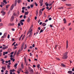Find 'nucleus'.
<instances>
[{
    "label": "nucleus",
    "instance_id": "f257e3e1",
    "mask_svg": "<svg viewBox=\"0 0 74 74\" xmlns=\"http://www.w3.org/2000/svg\"><path fill=\"white\" fill-rule=\"evenodd\" d=\"M68 52H66L64 53L63 55V56L62 57V59H66L68 58Z\"/></svg>",
    "mask_w": 74,
    "mask_h": 74
},
{
    "label": "nucleus",
    "instance_id": "f03ea898",
    "mask_svg": "<svg viewBox=\"0 0 74 74\" xmlns=\"http://www.w3.org/2000/svg\"><path fill=\"white\" fill-rule=\"evenodd\" d=\"M7 35V33H5L4 34L3 36H2L1 37V39L2 41H3V40H4L3 39V38H6Z\"/></svg>",
    "mask_w": 74,
    "mask_h": 74
},
{
    "label": "nucleus",
    "instance_id": "7ed1b4c3",
    "mask_svg": "<svg viewBox=\"0 0 74 74\" xmlns=\"http://www.w3.org/2000/svg\"><path fill=\"white\" fill-rule=\"evenodd\" d=\"M32 30H33L32 29H31L30 30V33H29V35L28 36L29 38H31L32 37V35H33Z\"/></svg>",
    "mask_w": 74,
    "mask_h": 74
},
{
    "label": "nucleus",
    "instance_id": "20e7f679",
    "mask_svg": "<svg viewBox=\"0 0 74 74\" xmlns=\"http://www.w3.org/2000/svg\"><path fill=\"white\" fill-rule=\"evenodd\" d=\"M29 71L30 73H32V74H34V71L33 70V69H32L30 67L29 68Z\"/></svg>",
    "mask_w": 74,
    "mask_h": 74
},
{
    "label": "nucleus",
    "instance_id": "39448f33",
    "mask_svg": "<svg viewBox=\"0 0 74 74\" xmlns=\"http://www.w3.org/2000/svg\"><path fill=\"white\" fill-rule=\"evenodd\" d=\"M22 70V69L21 68H20L18 69L17 71V72L18 74H20V73L21 72V71Z\"/></svg>",
    "mask_w": 74,
    "mask_h": 74
},
{
    "label": "nucleus",
    "instance_id": "423d86ee",
    "mask_svg": "<svg viewBox=\"0 0 74 74\" xmlns=\"http://www.w3.org/2000/svg\"><path fill=\"white\" fill-rule=\"evenodd\" d=\"M1 12L2 14V16H4L5 15V12L3 10H2L1 11Z\"/></svg>",
    "mask_w": 74,
    "mask_h": 74
},
{
    "label": "nucleus",
    "instance_id": "0eeeda50",
    "mask_svg": "<svg viewBox=\"0 0 74 74\" xmlns=\"http://www.w3.org/2000/svg\"><path fill=\"white\" fill-rule=\"evenodd\" d=\"M39 3L40 4V6H42L43 5V0H40L39 1Z\"/></svg>",
    "mask_w": 74,
    "mask_h": 74
},
{
    "label": "nucleus",
    "instance_id": "6e6552de",
    "mask_svg": "<svg viewBox=\"0 0 74 74\" xmlns=\"http://www.w3.org/2000/svg\"><path fill=\"white\" fill-rule=\"evenodd\" d=\"M14 16H12L10 19V21L11 22H12L14 21Z\"/></svg>",
    "mask_w": 74,
    "mask_h": 74
},
{
    "label": "nucleus",
    "instance_id": "1a4fd4ad",
    "mask_svg": "<svg viewBox=\"0 0 74 74\" xmlns=\"http://www.w3.org/2000/svg\"><path fill=\"white\" fill-rule=\"evenodd\" d=\"M68 40L66 41V49L68 48V47H69V44H68Z\"/></svg>",
    "mask_w": 74,
    "mask_h": 74
},
{
    "label": "nucleus",
    "instance_id": "9d476101",
    "mask_svg": "<svg viewBox=\"0 0 74 74\" xmlns=\"http://www.w3.org/2000/svg\"><path fill=\"white\" fill-rule=\"evenodd\" d=\"M14 25H15V24H14V23H12V24H11V23H10L8 25V26H14Z\"/></svg>",
    "mask_w": 74,
    "mask_h": 74
},
{
    "label": "nucleus",
    "instance_id": "9b49d317",
    "mask_svg": "<svg viewBox=\"0 0 74 74\" xmlns=\"http://www.w3.org/2000/svg\"><path fill=\"white\" fill-rule=\"evenodd\" d=\"M14 4H12L11 6L10 10H12L13 8H14Z\"/></svg>",
    "mask_w": 74,
    "mask_h": 74
},
{
    "label": "nucleus",
    "instance_id": "f8f14e48",
    "mask_svg": "<svg viewBox=\"0 0 74 74\" xmlns=\"http://www.w3.org/2000/svg\"><path fill=\"white\" fill-rule=\"evenodd\" d=\"M21 49H19L17 53V55H19V53H20V52H21Z\"/></svg>",
    "mask_w": 74,
    "mask_h": 74
},
{
    "label": "nucleus",
    "instance_id": "ddd939ff",
    "mask_svg": "<svg viewBox=\"0 0 74 74\" xmlns=\"http://www.w3.org/2000/svg\"><path fill=\"white\" fill-rule=\"evenodd\" d=\"M66 6H68V7H71V5L70 4L66 3Z\"/></svg>",
    "mask_w": 74,
    "mask_h": 74
},
{
    "label": "nucleus",
    "instance_id": "4468645a",
    "mask_svg": "<svg viewBox=\"0 0 74 74\" xmlns=\"http://www.w3.org/2000/svg\"><path fill=\"white\" fill-rule=\"evenodd\" d=\"M7 48H8V46L3 47V49H7Z\"/></svg>",
    "mask_w": 74,
    "mask_h": 74
},
{
    "label": "nucleus",
    "instance_id": "2eb2a0df",
    "mask_svg": "<svg viewBox=\"0 0 74 74\" xmlns=\"http://www.w3.org/2000/svg\"><path fill=\"white\" fill-rule=\"evenodd\" d=\"M21 67L22 69H24V66H23V62H22L21 63Z\"/></svg>",
    "mask_w": 74,
    "mask_h": 74
},
{
    "label": "nucleus",
    "instance_id": "dca6fc26",
    "mask_svg": "<svg viewBox=\"0 0 74 74\" xmlns=\"http://www.w3.org/2000/svg\"><path fill=\"white\" fill-rule=\"evenodd\" d=\"M28 14H29V12L28 11H27V12H25V15H28Z\"/></svg>",
    "mask_w": 74,
    "mask_h": 74
},
{
    "label": "nucleus",
    "instance_id": "f3484780",
    "mask_svg": "<svg viewBox=\"0 0 74 74\" xmlns=\"http://www.w3.org/2000/svg\"><path fill=\"white\" fill-rule=\"evenodd\" d=\"M46 25H47V24H46V23H43L42 24V26H43V27H44L45 26H46Z\"/></svg>",
    "mask_w": 74,
    "mask_h": 74
},
{
    "label": "nucleus",
    "instance_id": "a211bd4d",
    "mask_svg": "<svg viewBox=\"0 0 74 74\" xmlns=\"http://www.w3.org/2000/svg\"><path fill=\"white\" fill-rule=\"evenodd\" d=\"M72 73H73V72L71 71H68V74H72Z\"/></svg>",
    "mask_w": 74,
    "mask_h": 74
},
{
    "label": "nucleus",
    "instance_id": "6ab92c4d",
    "mask_svg": "<svg viewBox=\"0 0 74 74\" xmlns=\"http://www.w3.org/2000/svg\"><path fill=\"white\" fill-rule=\"evenodd\" d=\"M1 69H4V70H6V68L5 67H4V66H2L1 68Z\"/></svg>",
    "mask_w": 74,
    "mask_h": 74
},
{
    "label": "nucleus",
    "instance_id": "aec40b11",
    "mask_svg": "<svg viewBox=\"0 0 74 74\" xmlns=\"http://www.w3.org/2000/svg\"><path fill=\"white\" fill-rule=\"evenodd\" d=\"M61 65L63 67H66V65L64 64H61Z\"/></svg>",
    "mask_w": 74,
    "mask_h": 74
},
{
    "label": "nucleus",
    "instance_id": "412c9836",
    "mask_svg": "<svg viewBox=\"0 0 74 74\" xmlns=\"http://www.w3.org/2000/svg\"><path fill=\"white\" fill-rule=\"evenodd\" d=\"M63 21L64 22V23H66L67 22L66 21V20L65 18H64L63 19Z\"/></svg>",
    "mask_w": 74,
    "mask_h": 74
},
{
    "label": "nucleus",
    "instance_id": "4be33fe9",
    "mask_svg": "<svg viewBox=\"0 0 74 74\" xmlns=\"http://www.w3.org/2000/svg\"><path fill=\"white\" fill-rule=\"evenodd\" d=\"M30 17H28V19L27 21L28 22V23L30 22Z\"/></svg>",
    "mask_w": 74,
    "mask_h": 74
},
{
    "label": "nucleus",
    "instance_id": "5701e85b",
    "mask_svg": "<svg viewBox=\"0 0 74 74\" xmlns=\"http://www.w3.org/2000/svg\"><path fill=\"white\" fill-rule=\"evenodd\" d=\"M23 36V34H22L21 36L19 38V41L21 40V38H22V36Z\"/></svg>",
    "mask_w": 74,
    "mask_h": 74
},
{
    "label": "nucleus",
    "instance_id": "b1692460",
    "mask_svg": "<svg viewBox=\"0 0 74 74\" xmlns=\"http://www.w3.org/2000/svg\"><path fill=\"white\" fill-rule=\"evenodd\" d=\"M24 60L25 62V63H26V58L25 57H24Z\"/></svg>",
    "mask_w": 74,
    "mask_h": 74
},
{
    "label": "nucleus",
    "instance_id": "393cba45",
    "mask_svg": "<svg viewBox=\"0 0 74 74\" xmlns=\"http://www.w3.org/2000/svg\"><path fill=\"white\" fill-rule=\"evenodd\" d=\"M10 72H14V71H15V70L13 69L12 70H10Z\"/></svg>",
    "mask_w": 74,
    "mask_h": 74
},
{
    "label": "nucleus",
    "instance_id": "a878e982",
    "mask_svg": "<svg viewBox=\"0 0 74 74\" xmlns=\"http://www.w3.org/2000/svg\"><path fill=\"white\" fill-rule=\"evenodd\" d=\"M20 22L21 25H23V23L22 22H21V21H20Z\"/></svg>",
    "mask_w": 74,
    "mask_h": 74
},
{
    "label": "nucleus",
    "instance_id": "bb28decb",
    "mask_svg": "<svg viewBox=\"0 0 74 74\" xmlns=\"http://www.w3.org/2000/svg\"><path fill=\"white\" fill-rule=\"evenodd\" d=\"M7 67L8 69H9V70H10V66L9 65H8L7 66Z\"/></svg>",
    "mask_w": 74,
    "mask_h": 74
},
{
    "label": "nucleus",
    "instance_id": "cd10ccee",
    "mask_svg": "<svg viewBox=\"0 0 74 74\" xmlns=\"http://www.w3.org/2000/svg\"><path fill=\"white\" fill-rule=\"evenodd\" d=\"M3 3H5V4H7V1H6L5 0H4L3 1Z\"/></svg>",
    "mask_w": 74,
    "mask_h": 74
},
{
    "label": "nucleus",
    "instance_id": "c85d7f7f",
    "mask_svg": "<svg viewBox=\"0 0 74 74\" xmlns=\"http://www.w3.org/2000/svg\"><path fill=\"white\" fill-rule=\"evenodd\" d=\"M9 7H10V5L8 4L6 6V8H8Z\"/></svg>",
    "mask_w": 74,
    "mask_h": 74
},
{
    "label": "nucleus",
    "instance_id": "c756f323",
    "mask_svg": "<svg viewBox=\"0 0 74 74\" xmlns=\"http://www.w3.org/2000/svg\"><path fill=\"white\" fill-rule=\"evenodd\" d=\"M47 3V2H46L45 3V4H46V6H48V5H49V4L48 3Z\"/></svg>",
    "mask_w": 74,
    "mask_h": 74
},
{
    "label": "nucleus",
    "instance_id": "7c9ffc66",
    "mask_svg": "<svg viewBox=\"0 0 74 74\" xmlns=\"http://www.w3.org/2000/svg\"><path fill=\"white\" fill-rule=\"evenodd\" d=\"M43 32V30L42 29H41L40 31V32L39 33V34L41 33H42Z\"/></svg>",
    "mask_w": 74,
    "mask_h": 74
},
{
    "label": "nucleus",
    "instance_id": "2f4dec72",
    "mask_svg": "<svg viewBox=\"0 0 74 74\" xmlns=\"http://www.w3.org/2000/svg\"><path fill=\"white\" fill-rule=\"evenodd\" d=\"M3 26V23H0V26Z\"/></svg>",
    "mask_w": 74,
    "mask_h": 74
},
{
    "label": "nucleus",
    "instance_id": "473e14b6",
    "mask_svg": "<svg viewBox=\"0 0 74 74\" xmlns=\"http://www.w3.org/2000/svg\"><path fill=\"white\" fill-rule=\"evenodd\" d=\"M1 4L2 5H4V2H1Z\"/></svg>",
    "mask_w": 74,
    "mask_h": 74
},
{
    "label": "nucleus",
    "instance_id": "72a5a7b5",
    "mask_svg": "<svg viewBox=\"0 0 74 74\" xmlns=\"http://www.w3.org/2000/svg\"><path fill=\"white\" fill-rule=\"evenodd\" d=\"M18 65V64H15L14 65V67H16V66H17V65Z\"/></svg>",
    "mask_w": 74,
    "mask_h": 74
},
{
    "label": "nucleus",
    "instance_id": "f704fd0d",
    "mask_svg": "<svg viewBox=\"0 0 74 74\" xmlns=\"http://www.w3.org/2000/svg\"><path fill=\"white\" fill-rule=\"evenodd\" d=\"M35 5L36 6H38V4L36 2H35Z\"/></svg>",
    "mask_w": 74,
    "mask_h": 74
},
{
    "label": "nucleus",
    "instance_id": "c9c22d12",
    "mask_svg": "<svg viewBox=\"0 0 74 74\" xmlns=\"http://www.w3.org/2000/svg\"><path fill=\"white\" fill-rule=\"evenodd\" d=\"M26 15H24L23 16V18L24 19H26Z\"/></svg>",
    "mask_w": 74,
    "mask_h": 74
},
{
    "label": "nucleus",
    "instance_id": "e433bc0d",
    "mask_svg": "<svg viewBox=\"0 0 74 74\" xmlns=\"http://www.w3.org/2000/svg\"><path fill=\"white\" fill-rule=\"evenodd\" d=\"M36 15H37V14H38V10H36Z\"/></svg>",
    "mask_w": 74,
    "mask_h": 74
},
{
    "label": "nucleus",
    "instance_id": "4c0bfd02",
    "mask_svg": "<svg viewBox=\"0 0 74 74\" xmlns=\"http://www.w3.org/2000/svg\"><path fill=\"white\" fill-rule=\"evenodd\" d=\"M25 35H24V36H23V37L22 38V40H23V39H24V38H25Z\"/></svg>",
    "mask_w": 74,
    "mask_h": 74
},
{
    "label": "nucleus",
    "instance_id": "58836bf2",
    "mask_svg": "<svg viewBox=\"0 0 74 74\" xmlns=\"http://www.w3.org/2000/svg\"><path fill=\"white\" fill-rule=\"evenodd\" d=\"M31 8H33V5H30Z\"/></svg>",
    "mask_w": 74,
    "mask_h": 74
},
{
    "label": "nucleus",
    "instance_id": "ea45409f",
    "mask_svg": "<svg viewBox=\"0 0 74 74\" xmlns=\"http://www.w3.org/2000/svg\"><path fill=\"white\" fill-rule=\"evenodd\" d=\"M21 0H18V1H17L18 3L19 4V3H20V2H21Z\"/></svg>",
    "mask_w": 74,
    "mask_h": 74
},
{
    "label": "nucleus",
    "instance_id": "a19ab883",
    "mask_svg": "<svg viewBox=\"0 0 74 74\" xmlns=\"http://www.w3.org/2000/svg\"><path fill=\"white\" fill-rule=\"evenodd\" d=\"M45 8H42V9H41V10L42 11H44V10H45Z\"/></svg>",
    "mask_w": 74,
    "mask_h": 74
},
{
    "label": "nucleus",
    "instance_id": "79ce46f5",
    "mask_svg": "<svg viewBox=\"0 0 74 74\" xmlns=\"http://www.w3.org/2000/svg\"><path fill=\"white\" fill-rule=\"evenodd\" d=\"M7 58V55L5 56L4 57V58L5 59H6V58Z\"/></svg>",
    "mask_w": 74,
    "mask_h": 74
},
{
    "label": "nucleus",
    "instance_id": "37998d69",
    "mask_svg": "<svg viewBox=\"0 0 74 74\" xmlns=\"http://www.w3.org/2000/svg\"><path fill=\"white\" fill-rule=\"evenodd\" d=\"M27 47V46L26 45H25V47L24 48V49H26V47Z\"/></svg>",
    "mask_w": 74,
    "mask_h": 74
},
{
    "label": "nucleus",
    "instance_id": "c03bdc74",
    "mask_svg": "<svg viewBox=\"0 0 74 74\" xmlns=\"http://www.w3.org/2000/svg\"><path fill=\"white\" fill-rule=\"evenodd\" d=\"M27 8L28 9H30V6H28L27 7Z\"/></svg>",
    "mask_w": 74,
    "mask_h": 74
},
{
    "label": "nucleus",
    "instance_id": "a18cd8bd",
    "mask_svg": "<svg viewBox=\"0 0 74 74\" xmlns=\"http://www.w3.org/2000/svg\"><path fill=\"white\" fill-rule=\"evenodd\" d=\"M18 26H21V24H20V23H19L18 24Z\"/></svg>",
    "mask_w": 74,
    "mask_h": 74
},
{
    "label": "nucleus",
    "instance_id": "49530a36",
    "mask_svg": "<svg viewBox=\"0 0 74 74\" xmlns=\"http://www.w3.org/2000/svg\"><path fill=\"white\" fill-rule=\"evenodd\" d=\"M37 67L39 69L40 68V64H38V65H37Z\"/></svg>",
    "mask_w": 74,
    "mask_h": 74
},
{
    "label": "nucleus",
    "instance_id": "de8ad7c7",
    "mask_svg": "<svg viewBox=\"0 0 74 74\" xmlns=\"http://www.w3.org/2000/svg\"><path fill=\"white\" fill-rule=\"evenodd\" d=\"M64 27H63L61 29L62 30H64Z\"/></svg>",
    "mask_w": 74,
    "mask_h": 74
},
{
    "label": "nucleus",
    "instance_id": "09e8293b",
    "mask_svg": "<svg viewBox=\"0 0 74 74\" xmlns=\"http://www.w3.org/2000/svg\"><path fill=\"white\" fill-rule=\"evenodd\" d=\"M5 52H3V56H4L5 55Z\"/></svg>",
    "mask_w": 74,
    "mask_h": 74
},
{
    "label": "nucleus",
    "instance_id": "8fccbe9b",
    "mask_svg": "<svg viewBox=\"0 0 74 74\" xmlns=\"http://www.w3.org/2000/svg\"><path fill=\"white\" fill-rule=\"evenodd\" d=\"M15 43H16V42H14L12 45H14V44H15Z\"/></svg>",
    "mask_w": 74,
    "mask_h": 74
},
{
    "label": "nucleus",
    "instance_id": "3c124183",
    "mask_svg": "<svg viewBox=\"0 0 74 74\" xmlns=\"http://www.w3.org/2000/svg\"><path fill=\"white\" fill-rule=\"evenodd\" d=\"M41 20L40 19H39V20L38 21V23H40V22Z\"/></svg>",
    "mask_w": 74,
    "mask_h": 74
},
{
    "label": "nucleus",
    "instance_id": "603ef678",
    "mask_svg": "<svg viewBox=\"0 0 74 74\" xmlns=\"http://www.w3.org/2000/svg\"><path fill=\"white\" fill-rule=\"evenodd\" d=\"M8 38H10V34H8Z\"/></svg>",
    "mask_w": 74,
    "mask_h": 74
},
{
    "label": "nucleus",
    "instance_id": "864d4df0",
    "mask_svg": "<svg viewBox=\"0 0 74 74\" xmlns=\"http://www.w3.org/2000/svg\"><path fill=\"white\" fill-rule=\"evenodd\" d=\"M30 33V31L28 32L27 33V35H28V34H29Z\"/></svg>",
    "mask_w": 74,
    "mask_h": 74
},
{
    "label": "nucleus",
    "instance_id": "5fc2aeb1",
    "mask_svg": "<svg viewBox=\"0 0 74 74\" xmlns=\"http://www.w3.org/2000/svg\"><path fill=\"white\" fill-rule=\"evenodd\" d=\"M23 17V15H21L20 16V18H21Z\"/></svg>",
    "mask_w": 74,
    "mask_h": 74
},
{
    "label": "nucleus",
    "instance_id": "6e6d98bb",
    "mask_svg": "<svg viewBox=\"0 0 74 74\" xmlns=\"http://www.w3.org/2000/svg\"><path fill=\"white\" fill-rule=\"evenodd\" d=\"M22 13H25V11L24 10H23L22 11Z\"/></svg>",
    "mask_w": 74,
    "mask_h": 74
},
{
    "label": "nucleus",
    "instance_id": "4d7b16f0",
    "mask_svg": "<svg viewBox=\"0 0 74 74\" xmlns=\"http://www.w3.org/2000/svg\"><path fill=\"white\" fill-rule=\"evenodd\" d=\"M48 21V19H47L45 21V23L47 22Z\"/></svg>",
    "mask_w": 74,
    "mask_h": 74
},
{
    "label": "nucleus",
    "instance_id": "13d9d810",
    "mask_svg": "<svg viewBox=\"0 0 74 74\" xmlns=\"http://www.w3.org/2000/svg\"><path fill=\"white\" fill-rule=\"evenodd\" d=\"M21 22H24V21H25V20L24 19H23V20H21Z\"/></svg>",
    "mask_w": 74,
    "mask_h": 74
},
{
    "label": "nucleus",
    "instance_id": "bf43d9fd",
    "mask_svg": "<svg viewBox=\"0 0 74 74\" xmlns=\"http://www.w3.org/2000/svg\"><path fill=\"white\" fill-rule=\"evenodd\" d=\"M17 0H15V2H14V4H16V3H17Z\"/></svg>",
    "mask_w": 74,
    "mask_h": 74
},
{
    "label": "nucleus",
    "instance_id": "052dcab7",
    "mask_svg": "<svg viewBox=\"0 0 74 74\" xmlns=\"http://www.w3.org/2000/svg\"><path fill=\"white\" fill-rule=\"evenodd\" d=\"M25 7H23L22 8V10H25Z\"/></svg>",
    "mask_w": 74,
    "mask_h": 74
},
{
    "label": "nucleus",
    "instance_id": "680f3d73",
    "mask_svg": "<svg viewBox=\"0 0 74 74\" xmlns=\"http://www.w3.org/2000/svg\"><path fill=\"white\" fill-rule=\"evenodd\" d=\"M10 10L9 11V12H8V15H9V14H10Z\"/></svg>",
    "mask_w": 74,
    "mask_h": 74
},
{
    "label": "nucleus",
    "instance_id": "e2e57ef3",
    "mask_svg": "<svg viewBox=\"0 0 74 74\" xmlns=\"http://www.w3.org/2000/svg\"><path fill=\"white\" fill-rule=\"evenodd\" d=\"M12 31H15V29H14V28H12Z\"/></svg>",
    "mask_w": 74,
    "mask_h": 74
},
{
    "label": "nucleus",
    "instance_id": "0e129e2a",
    "mask_svg": "<svg viewBox=\"0 0 74 74\" xmlns=\"http://www.w3.org/2000/svg\"><path fill=\"white\" fill-rule=\"evenodd\" d=\"M14 54V52H12L11 53H10V55H13Z\"/></svg>",
    "mask_w": 74,
    "mask_h": 74
},
{
    "label": "nucleus",
    "instance_id": "69168bd1",
    "mask_svg": "<svg viewBox=\"0 0 74 74\" xmlns=\"http://www.w3.org/2000/svg\"><path fill=\"white\" fill-rule=\"evenodd\" d=\"M41 9H40L39 11V13H42V12L41 11Z\"/></svg>",
    "mask_w": 74,
    "mask_h": 74
},
{
    "label": "nucleus",
    "instance_id": "338daca9",
    "mask_svg": "<svg viewBox=\"0 0 74 74\" xmlns=\"http://www.w3.org/2000/svg\"><path fill=\"white\" fill-rule=\"evenodd\" d=\"M30 56H32V55H33V54H32L31 53H30Z\"/></svg>",
    "mask_w": 74,
    "mask_h": 74
},
{
    "label": "nucleus",
    "instance_id": "774afa93",
    "mask_svg": "<svg viewBox=\"0 0 74 74\" xmlns=\"http://www.w3.org/2000/svg\"><path fill=\"white\" fill-rule=\"evenodd\" d=\"M52 6L51 7V8H49V9H48V11H49V10H51V8H52Z\"/></svg>",
    "mask_w": 74,
    "mask_h": 74
}]
</instances>
